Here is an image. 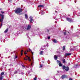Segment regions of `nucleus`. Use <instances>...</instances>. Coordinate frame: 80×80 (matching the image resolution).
Returning a JSON list of instances; mask_svg holds the SVG:
<instances>
[{
	"label": "nucleus",
	"instance_id": "f257e3e1",
	"mask_svg": "<svg viewBox=\"0 0 80 80\" xmlns=\"http://www.w3.org/2000/svg\"><path fill=\"white\" fill-rule=\"evenodd\" d=\"M23 11V9H21L20 8H17L14 10V12L18 14V13H20V12Z\"/></svg>",
	"mask_w": 80,
	"mask_h": 80
},
{
	"label": "nucleus",
	"instance_id": "f03ea898",
	"mask_svg": "<svg viewBox=\"0 0 80 80\" xmlns=\"http://www.w3.org/2000/svg\"><path fill=\"white\" fill-rule=\"evenodd\" d=\"M24 59L25 60H27L28 59L29 62H31V59H30V57H28L27 56H26V58H24Z\"/></svg>",
	"mask_w": 80,
	"mask_h": 80
},
{
	"label": "nucleus",
	"instance_id": "7ed1b4c3",
	"mask_svg": "<svg viewBox=\"0 0 80 80\" xmlns=\"http://www.w3.org/2000/svg\"><path fill=\"white\" fill-rule=\"evenodd\" d=\"M62 68H63V69H64L67 72L68 71V70H69V68L68 67H65V66H62Z\"/></svg>",
	"mask_w": 80,
	"mask_h": 80
},
{
	"label": "nucleus",
	"instance_id": "20e7f679",
	"mask_svg": "<svg viewBox=\"0 0 80 80\" xmlns=\"http://www.w3.org/2000/svg\"><path fill=\"white\" fill-rule=\"evenodd\" d=\"M1 17H2V19L0 18V22H2L3 21V19L4 18V15H2V14H0Z\"/></svg>",
	"mask_w": 80,
	"mask_h": 80
},
{
	"label": "nucleus",
	"instance_id": "39448f33",
	"mask_svg": "<svg viewBox=\"0 0 80 80\" xmlns=\"http://www.w3.org/2000/svg\"><path fill=\"white\" fill-rule=\"evenodd\" d=\"M67 20L68 21V22H72V19H71L70 18H66Z\"/></svg>",
	"mask_w": 80,
	"mask_h": 80
},
{
	"label": "nucleus",
	"instance_id": "423d86ee",
	"mask_svg": "<svg viewBox=\"0 0 80 80\" xmlns=\"http://www.w3.org/2000/svg\"><path fill=\"white\" fill-rule=\"evenodd\" d=\"M57 62L58 63H59V67H62V64L61 63V62L60 61L57 60Z\"/></svg>",
	"mask_w": 80,
	"mask_h": 80
},
{
	"label": "nucleus",
	"instance_id": "0eeeda50",
	"mask_svg": "<svg viewBox=\"0 0 80 80\" xmlns=\"http://www.w3.org/2000/svg\"><path fill=\"white\" fill-rule=\"evenodd\" d=\"M31 50H30V49L29 48L27 50V51H25V52H24V54L25 55H26L27 54V52H31Z\"/></svg>",
	"mask_w": 80,
	"mask_h": 80
},
{
	"label": "nucleus",
	"instance_id": "6e6552de",
	"mask_svg": "<svg viewBox=\"0 0 80 80\" xmlns=\"http://www.w3.org/2000/svg\"><path fill=\"white\" fill-rule=\"evenodd\" d=\"M71 54L72 53H66L65 55V57H67V56H69V55H71Z\"/></svg>",
	"mask_w": 80,
	"mask_h": 80
},
{
	"label": "nucleus",
	"instance_id": "1a4fd4ad",
	"mask_svg": "<svg viewBox=\"0 0 80 80\" xmlns=\"http://www.w3.org/2000/svg\"><path fill=\"white\" fill-rule=\"evenodd\" d=\"M30 28H31V25H29L28 26V28H27V30H30Z\"/></svg>",
	"mask_w": 80,
	"mask_h": 80
},
{
	"label": "nucleus",
	"instance_id": "9d476101",
	"mask_svg": "<svg viewBox=\"0 0 80 80\" xmlns=\"http://www.w3.org/2000/svg\"><path fill=\"white\" fill-rule=\"evenodd\" d=\"M54 58L55 60H57L58 58V57L56 55H55L54 56Z\"/></svg>",
	"mask_w": 80,
	"mask_h": 80
},
{
	"label": "nucleus",
	"instance_id": "9b49d317",
	"mask_svg": "<svg viewBox=\"0 0 80 80\" xmlns=\"http://www.w3.org/2000/svg\"><path fill=\"white\" fill-rule=\"evenodd\" d=\"M52 41H53V42L54 43H57V40H56L55 39H53L52 40Z\"/></svg>",
	"mask_w": 80,
	"mask_h": 80
},
{
	"label": "nucleus",
	"instance_id": "f8f14e48",
	"mask_svg": "<svg viewBox=\"0 0 80 80\" xmlns=\"http://www.w3.org/2000/svg\"><path fill=\"white\" fill-rule=\"evenodd\" d=\"M25 18L26 19H27L28 18V15H27V14H25Z\"/></svg>",
	"mask_w": 80,
	"mask_h": 80
},
{
	"label": "nucleus",
	"instance_id": "ddd939ff",
	"mask_svg": "<svg viewBox=\"0 0 80 80\" xmlns=\"http://www.w3.org/2000/svg\"><path fill=\"white\" fill-rule=\"evenodd\" d=\"M38 7H43V5H39L38 6Z\"/></svg>",
	"mask_w": 80,
	"mask_h": 80
},
{
	"label": "nucleus",
	"instance_id": "4468645a",
	"mask_svg": "<svg viewBox=\"0 0 80 80\" xmlns=\"http://www.w3.org/2000/svg\"><path fill=\"white\" fill-rule=\"evenodd\" d=\"M3 78V76H1L0 77V80H2Z\"/></svg>",
	"mask_w": 80,
	"mask_h": 80
},
{
	"label": "nucleus",
	"instance_id": "2eb2a0df",
	"mask_svg": "<svg viewBox=\"0 0 80 80\" xmlns=\"http://www.w3.org/2000/svg\"><path fill=\"white\" fill-rule=\"evenodd\" d=\"M8 28H7L6 30L5 31H4V32L5 33H7V32H8Z\"/></svg>",
	"mask_w": 80,
	"mask_h": 80
},
{
	"label": "nucleus",
	"instance_id": "dca6fc26",
	"mask_svg": "<svg viewBox=\"0 0 80 80\" xmlns=\"http://www.w3.org/2000/svg\"><path fill=\"white\" fill-rule=\"evenodd\" d=\"M65 49V46H64L63 47H62V50H63L64 51Z\"/></svg>",
	"mask_w": 80,
	"mask_h": 80
},
{
	"label": "nucleus",
	"instance_id": "f3484780",
	"mask_svg": "<svg viewBox=\"0 0 80 80\" xmlns=\"http://www.w3.org/2000/svg\"><path fill=\"white\" fill-rule=\"evenodd\" d=\"M43 51H41L40 52V55H43Z\"/></svg>",
	"mask_w": 80,
	"mask_h": 80
},
{
	"label": "nucleus",
	"instance_id": "a211bd4d",
	"mask_svg": "<svg viewBox=\"0 0 80 80\" xmlns=\"http://www.w3.org/2000/svg\"><path fill=\"white\" fill-rule=\"evenodd\" d=\"M62 63H65V59H63L62 60Z\"/></svg>",
	"mask_w": 80,
	"mask_h": 80
},
{
	"label": "nucleus",
	"instance_id": "6ab92c4d",
	"mask_svg": "<svg viewBox=\"0 0 80 80\" xmlns=\"http://www.w3.org/2000/svg\"><path fill=\"white\" fill-rule=\"evenodd\" d=\"M62 79H63V78H65V76L62 75Z\"/></svg>",
	"mask_w": 80,
	"mask_h": 80
},
{
	"label": "nucleus",
	"instance_id": "aec40b11",
	"mask_svg": "<svg viewBox=\"0 0 80 80\" xmlns=\"http://www.w3.org/2000/svg\"><path fill=\"white\" fill-rule=\"evenodd\" d=\"M32 22H33V19L32 18L30 19V22L31 23H32Z\"/></svg>",
	"mask_w": 80,
	"mask_h": 80
},
{
	"label": "nucleus",
	"instance_id": "412c9836",
	"mask_svg": "<svg viewBox=\"0 0 80 80\" xmlns=\"http://www.w3.org/2000/svg\"><path fill=\"white\" fill-rule=\"evenodd\" d=\"M23 50H21V55H23Z\"/></svg>",
	"mask_w": 80,
	"mask_h": 80
},
{
	"label": "nucleus",
	"instance_id": "4be33fe9",
	"mask_svg": "<svg viewBox=\"0 0 80 80\" xmlns=\"http://www.w3.org/2000/svg\"><path fill=\"white\" fill-rule=\"evenodd\" d=\"M18 58V56H17V55H15V57L14 58V59L15 60V59H16V58Z\"/></svg>",
	"mask_w": 80,
	"mask_h": 80
},
{
	"label": "nucleus",
	"instance_id": "5701e85b",
	"mask_svg": "<svg viewBox=\"0 0 80 80\" xmlns=\"http://www.w3.org/2000/svg\"><path fill=\"white\" fill-rule=\"evenodd\" d=\"M4 75V72H1V76H2V75Z\"/></svg>",
	"mask_w": 80,
	"mask_h": 80
},
{
	"label": "nucleus",
	"instance_id": "b1692460",
	"mask_svg": "<svg viewBox=\"0 0 80 80\" xmlns=\"http://www.w3.org/2000/svg\"><path fill=\"white\" fill-rule=\"evenodd\" d=\"M33 62H32L31 64V66H33Z\"/></svg>",
	"mask_w": 80,
	"mask_h": 80
},
{
	"label": "nucleus",
	"instance_id": "393cba45",
	"mask_svg": "<svg viewBox=\"0 0 80 80\" xmlns=\"http://www.w3.org/2000/svg\"><path fill=\"white\" fill-rule=\"evenodd\" d=\"M33 80H37V78L36 77L34 78Z\"/></svg>",
	"mask_w": 80,
	"mask_h": 80
},
{
	"label": "nucleus",
	"instance_id": "a878e982",
	"mask_svg": "<svg viewBox=\"0 0 80 80\" xmlns=\"http://www.w3.org/2000/svg\"><path fill=\"white\" fill-rule=\"evenodd\" d=\"M69 80H73V79H72V78H69Z\"/></svg>",
	"mask_w": 80,
	"mask_h": 80
},
{
	"label": "nucleus",
	"instance_id": "bb28decb",
	"mask_svg": "<svg viewBox=\"0 0 80 80\" xmlns=\"http://www.w3.org/2000/svg\"><path fill=\"white\" fill-rule=\"evenodd\" d=\"M48 39H50V37H48Z\"/></svg>",
	"mask_w": 80,
	"mask_h": 80
},
{
	"label": "nucleus",
	"instance_id": "cd10ccee",
	"mask_svg": "<svg viewBox=\"0 0 80 80\" xmlns=\"http://www.w3.org/2000/svg\"><path fill=\"white\" fill-rule=\"evenodd\" d=\"M40 67L41 68H42V65H40Z\"/></svg>",
	"mask_w": 80,
	"mask_h": 80
},
{
	"label": "nucleus",
	"instance_id": "c85d7f7f",
	"mask_svg": "<svg viewBox=\"0 0 80 80\" xmlns=\"http://www.w3.org/2000/svg\"><path fill=\"white\" fill-rule=\"evenodd\" d=\"M66 32H65L64 33V35H66Z\"/></svg>",
	"mask_w": 80,
	"mask_h": 80
},
{
	"label": "nucleus",
	"instance_id": "c756f323",
	"mask_svg": "<svg viewBox=\"0 0 80 80\" xmlns=\"http://www.w3.org/2000/svg\"><path fill=\"white\" fill-rule=\"evenodd\" d=\"M31 53H32V56H33V52H31Z\"/></svg>",
	"mask_w": 80,
	"mask_h": 80
},
{
	"label": "nucleus",
	"instance_id": "7c9ffc66",
	"mask_svg": "<svg viewBox=\"0 0 80 80\" xmlns=\"http://www.w3.org/2000/svg\"><path fill=\"white\" fill-rule=\"evenodd\" d=\"M47 32H49V30H48V29H47Z\"/></svg>",
	"mask_w": 80,
	"mask_h": 80
},
{
	"label": "nucleus",
	"instance_id": "2f4dec72",
	"mask_svg": "<svg viewBox=\"0 0 80 80\" xmlns=\"http://www.w3.org/2000/svg\"><path fill=\"white\" fill-rule=\"evenodd\" d=\"M1 13H5L4 12H3L2 11L1 12Z\"/></svg>",
	"mask_w": 80,
	"mask_h": 80
},
{
	"label": "nucleus",
	"instance_id": "473e14b6",
	"mask_svg": "<svg viewBox=\"0 0 80 80\" xmlns=\"http://www.w3.org/2000/svg\"><path fill=\"white\" fill-rule=\"evenodd\" d=\"M17 73V71H15V73Z\"/></svg>",
	"mask_w": 80,
	"mask_h": 80
},
{
	"label": "nucleus",
	"instance_id": "72a5a7b5",
	"mask_svg": "<svg viewBox=\"0 0 80 80\" xmlns=\"http://www.w3.org/2000/svg\"><path fill=\"white\" fill-rule=\"evenodd\" d=\"M32 60H33V57H32Z\"/></svg>",
	"mask_w": 80,
	"mask_h": 80
},
{
	"label": "nucleus",
	"instance_id": "f704fd0d",
	"mask_svg": "<svg viewBox=\"0 0 80 80\" xmlns=\"http://www.w3.org/2000/svg\"><path fill=\"white\" fill-rule=\"evenodd\" d=\"M23 28L24 29H26V28Z\"/></svg>",
	"mask_w": 80,
	"mask_h": 80
},
{
	"label": "nucleus",
	"instance_id": "c9c22d12",
	"mask_svg": "<svg viewBox=\"0 0 80 80\" xmlns=\"http://www.w3.org/2000/svg\"><path fill=\"white\" fill-rule=\"evenodd\" d=\"M0 25H1V26H2V23Z\"/></svg>",
	"mask_w": 80,
	"mask_h": 80
},
{
	"label": "nucleus",
	"instance_id": "e433bc0d",
	"mask_svg": "<svg viewBox=\"0 0 80 80\" xmlns=\"http://www.w3.org/2000/svg\"><path fill=\"white\" fill-rule=\"evenodd\" d=\"M21 7H23L22 6H21Z\"/></svg>",
	"mask_w": 80,
	"mask_h": 80
},
{
	"label": "nucleus",
	"instance_id": "4c0bfd02",
	"mask_svg": "<svg viewBox=\"0 0 80 80\" xmlns=\"http://www.w3.org/2000/svg\"><path fill=\"white\" fill-rule=\"evenodd\" d=\"M25 27H27V26H25Z\"/></svg>",
	"mask_w": 80,
	"mask_h": 80
},
{
	"label": "nucleus",
	"instance_id": "58836bf2",
	"mask_svg": "<svg viewBox=\"0 0 80 80\" xmlns=\"http://www.w3.org/2000/svg\"><path fill=\"white\" fill-rule=\"evenodd\" d=\"M75 3H76V2H75Z\"/></svg>",
	"mask_w": 80,
	"mask_h": 80
}]
</instances>
